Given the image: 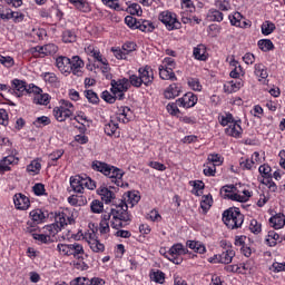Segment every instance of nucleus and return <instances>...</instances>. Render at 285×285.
<instances>
[{
	"instance_id": "f257e3e1",
	"label": "nucleus",
	"mask_w": 285,
	"mask_h": 285,
	"mask_svg": "<svg viewBox=\"0 0 285 285\" xmlns=\"http://www.w3.org/2000/svg\"><path fill=\"white\" fill-rule=\"evenodd\" d=\"M79 213L76 209H63L55 216V223L47 225L52 235L60 233L68 224H75Z\"/></svg>"
},
{
	"instance_id": "f03ea898",
	"label": "nucleus",
	"mask_w": 285,
	"mask_h": 285,
	"mask_svg": "<svg viewBox=\"0 0 285 285\" xmlns=\"http://www.w3.org/2000/svg\"><path fill=\"white\" fill-rule=\"evenodd\" d=\"M223 199H230L232 202H239L242 204L248 202L253 193L242 186L225 185L220 188Z\"/></svg>"
},
{
	"instance_id": "7ed1b4c3",
	"label": "nucleus",
	"mask_w": 285,
	"mask_h": 285,
	"mask_svg": "<svg viewBox=\"0 0 285 285\" xmlns=\"http://www.w3.org/2000/svg\"><path fill=\"white\" fill-rule=\"evenodd\" d=\"M69 184L73 193H78L79 195H83L86 188L88 190H95V188H97V183H95L92 178L81 175L71 176L69 178Z\"/></svg>"
},
{
	"instance_id": "20e7f679",
	"label": "nucleus",
	"mask_w": 285,
	"mask_h": 285,
	"mask_svg": "<svg viewBox=\"0 0 285 285\" xmlns=\"http://www.w3.org/2000/svg\"><path fill=\"white\" fill-rule=\"evenodd\" d=\"M223 222L230 228V230H235V228H242L244 224V215L239 212L237 207H230L223 213Z\"/></svg>"
},
{
	"instance_id": "39448f33",
	"label": "nucleus",
	"mask_w": 285,
	"mask_h": 285,
	"mask_svg": "<svg viewBox=\"0 0 285 285\" xmlns=\"http://www.w3.org/2000/svg\"><path fill=\"white\" fill-rule=\"evenodd\" d=\"M75 239H77L78 242L80 239H85V242H87V244L89 245V248L94 253H104V250H106V246L101 244V242H99L95 230H89L85 234L81 232H78V234L75 236Z\"/></svg>"
},
{
	"instance_id": "423d86ee",
	"label": "nucleus",
	"mask_w": 285,
	"mask_h": 285,
	"mask_svg": "<svg viewBox=\"0 0 285 285\" xmlns=\"http://www.w3.org/2000/svg\"><path fill=\"white\" fill-rule=\"evenodd\" d=\"M75 115V105L69 100L61 99L59 106L53 108V117L58 121H66Z\"/></svg>"
},
{
	"instance_id": "0eeeda50",
	"label": "nucleus",
	"mask_w": 285,
	"mask_h": 285,
	"mask_svg": "<svg viewBox=\"0 0 285 285\" xmlns=\"http://www.w3.org/2000/svg\"><path fill=\"white\" fill-rule=\"evenodd\" d=\"M57 250L62 257H79V255H83V245L79 243H59Z\"/></svg>"
},
{
	"instance_id": "6e6552de",
	"label": "nucleus",
	"mask_w": 285,
	"mask_h": 285,
	"mask_svg": "<svg viewBox=\"0 0 285 285\" xmlns=\"http://www.w3.org/2000/svg\"><path fill=\"white\" fill-rule=\"evenodd\" d=\"M188 253V249L184 247L181 244L177 243L174 244L169 250L164 253V257L168 259L169 262H173V264H181L184 262V258H181V255H186Z\"/></svg>"
},
{
	"instance_id": "1a4fd4ad",
	"label": "nucleus",
	"mask_w": 285,
	"mask_h": 285,
	"mask_svg": "<svg viewBox=\"0 0 285 285\" xmlns=\"http://www.w3.org/2000/svg\"><path fill=\"white\" fill-rule=\"evenodd\" d=\"M110 86V91L112 92V95H116L117 99L121 101L126 92H128V90L130 89V80H128V78L111 80Z\"/></svg>"
},
{
	"instance_id": "9d476101",
	"label": "nucleus",
	"mask_w": 285,
	"mask_h": 285,
	"mask_svg": "<svg viewBox=\"0 0 285 285\" xmlns=\"http://www.w3.org/2000/svg\"><path fill=\"white\" fill-rule=\"evenodd\" d=\"M158 19L164 23L167 30H179L181 28V22H179L177 16L170 11L160 12Z\"/></svg>"
},
{
	"instance_id": "9b49d317",
	"label": "nucleus",
	"mask_w": 285,
	"mask_h": 285,
	"mask_svg": "<svg viewBox=\"0 0 285 285\" xmlns=\"http://www.w3.org/2000/svg\"><path fill=\"white\" fill-rule=\"evenodd\" d=\"M7 155L8 156L3 157L0 160L2 173H8V170H10V166H17V164H19V157H17V155H19V151H17V149L8 148Z\"/></svg>"
},
{
	"instance_id": "f8f14e48",
	"label": "nucleus",
	"mask_w": 285,
	"mask_h": 285,
	"mask_svg": "<svg viewBox=\"0 0 285 285\" xmlns=\"http://www.w3.org/2000/svg\"><path fill=\"white\" fill-rule=\"evenodd\" d=\"M153 79H155L153 72H139L130 76L129 83L135 88H140L142 83L145 86H148V83H153Z\"/></svg>"
},
{
	"instance_id": "ddd939ff",
	"label": "nucleus",
	"mask_w": 285,
	"mask_h": 285,
	"mask_svg": "<svg viewBox=\"0 0 285 285\" xmlns=\"http://www.w3.org/2000/svg\"><path fill=\"white\" fill-rule=\"evenodd\" d=\"M106 177H109L116 186H119L120 188H128V183L124 184L121 179L124 178V171L115 166H110L107 169V173L105 174Z\"/></svg>"
},
{
	"instance_id": "4468645a",
	"label": "nucleus",
	"mask_w": 285,
	"mask_h": 285,
	"mask_svg": "<svg viewBox=\"0 0 285 285\" xmlns=\"http://www.w3.org/2000/svg\"><path fill=\"white\" fill-rule=\"evenodd\" d=\"M197 101H198V98L195 94L187 92L181 98H178L176 100V104L180 108H195V106H197Z\"/></svg>"
},
{
	"instance_id": "2eb2a0df",
	"label": "nucleus",
	"mask_w": 285,
	"mask_h": 285,
	"mask_svg": "<svg viewBox=\"0 0 285 285\" xmlns=\"http://www.w3.org/2000/svg\"><path fill=\"white\" fill-rule=\"evenodd\" d=\"M243 132L242 119L239 118L234 124L228 125L227 128H225V135H227V137H234V139H240Z\"/></svg>"
},
{
	"instance_id": "dca6fc26",
	"label": "nucleus",
	"mask_w": 285,
	"mask_h": 285,
	"mask_svg": "<svg viewBox=\"0 0 285 285\" xmlns=\"http://www.w3.org/2000/svg\"><path fill=\"white\" fill-rule=\"evenodd\" d=\"M110 217H117L124 219V222H130V216L128 215V204L121 202L115 208H111Z\"/></svg>"
},
{
	"instance_id": "f3484780",
	"label": "nucleus",
	"mask_w": 285,
	"mask_h": 285,
	"mask_svg": "<svg viewBox=\"0 0 285 285\" xmlns=\"http://www.w3.org/2000/svg\"><path fill=\"white\" fill-rule=\"evenodd\" d=\"M13 204L17 210H28L30 208V198L23 194H16L13 196Z\"/></svg>"
},
{
	"instance_id": "a211bd4d",
	"label": "nucleus",
	"mask_w": 285,
	"mask_h": 285,
	"mask_svg": "<svg viewBox=\"0 0 285 285\" xmlns=\"http://www.w3.org/2000/svg\"><path fill=\"white\" fill-rule=\"evenodd\" d=\"M59 50V47H57V45L55 43H49V45H45V46H38L36 48L32 49V52L35 55L38 53V55H42V57H46L48 55H57Z\"/></svg>"
},
{
	"instance_id": "6ab92c4d",
	"label": "nucleus",
	"mask_w": 285,
	"mask_h": 285,
	"mask_svg": "<svg viewBox=\"0 0 285 285\" xmlns=\"http://www.w3.org/2000/svg\"><path fill=\"white\" fill-rule=\"evenodd\" d=\"M55 235H57V234H52V232H50V229L48 228V225H46L42 228L41 234H33V239H36L37 242H40V244H50V242H52V237H55Z\"/></svg>"
},
{
	"instance_id": "aec40b11",
	"label": "nucleus",
	"mask_w": 285,
	"mask_h": 285,
	"mask_svg": "<svg viewBox=\"0 0 285 285\" xmlns=\"http://www.w3.org/2000/svg\"><path fill=\"white\" fill-rule=\"evenodd\" d=\"M179 95H181V86L177 83H171L164 90L165 99H177Z\"/></svg>"
},
{
	"instance_id": "412c9836",
	"label": "nucleus",
	"mask_w": 285,
	"mask_h": 285,
	"mask_svg": "<svg viewBox=\"0 0 285 285\" xmlns=\"http://www.w3.org/2000/svg\"><path fill=\"white\" fill-rule=\"evenodd\" d=\"M26 81L21 79H13L11 80V88L17 97H23L26 95V89H27Z\"/></svg>"
},
{
	"instance_id": "4be33fe9",
	"label": "nucleus",
	"mask_w": 285,
	"mask_h": 285,
	"mask_svg": "<svg viewBox=\"0 0 285 285\" xmlns=\"http://www.w3.org/2000/svg\"><path fill=\"white\" fill-rule=\"evenodd\" d=\"M238 119V117L233 116V114L228 111H223L218 115V124H220L223 128H227Z\"/></svg>"
},
{
	"instance_id": "5701e85b",
	"label": "nucleus",
	"mask_w": 285,
	"mask_h": 285,
	"mask_svg": "<svg viewBox=\"0 0 285 285\" xmlns=\"http://www.w3.org/2000/svg\"><path fill=\"white\" fill-rule=\"evenodd\" d=\"M97 194L99 195V197H101L105 204H110L112 199H115V191L110 190V188L106 186H100L97 189Z\"/></svg>"
},
{
	"instance_id": "b1692460",
	"label": "nucleus",
	"mask_w": 285,
	"mask_h": 285,
	"mask_svg": "<svg viewBox=\"0 0 285 285\" xmlns=\"http://www.w3.org/2000/svg\"><path fill=\"white\" fill-rule=\"evenodd\" d=\"M108 222H110V214H104L101 216V220H100L98 230H99L100 235H104L105 237H108V235L110 233V224Z\"/></svg>"
},
{
	"instance_id": "393cba45",
	"label": "nucleus",
	"mask_w": 285,
	"mask_h": 285,
	"mask_svg": "<svg viewBox=\"0 0 285 285\" xmlns=\"http://www.w3.org/2000/svg\"><path fill=\"white\" fill-rule=\"evenodd\" d=\"M269 224L275 230H282L285 226V216L284 214H276L269 218Z\"/></svg>"
},
{
	"instance_id": "a878e982",
	"label": "nucleus",
	"mask_w": 285,
	"mask_h": 285,
	"mask_svg": "<svg viewBox=\"0 0 285 285\" xmlns=\"http://www.w3.org/2000/svg\"><path fill=\"white\" fill-rule=\"evenodd\" d=\"M242 86H244L242 80H230L224 85V90L227 95H233V92L240 90Z\"/></svg>"
},
{
	"instance_id": "bb28decb",
	"label": "nucleus",
	"mask_w": 285,
	"mask_h": 285,
	"mask_svg": "<svg viewBox=\"0 0 285 285\" xmlns=\"http://www.w3.org/2000/svg\"><path fill=\"white\" fill-rule=\"evenodd\" d=\"M132 117V111L128 107H120L117 114L118 121H121L122 124H128L130 121V118Z\"/></svg>"
},
{
	"instance_id": "cd10ccee",
	"label": "nucleus",
	"mask_w": 285,
	"mask_h": 285,
	"mask_svg": "<svg viewBox=\"0 0 285 285\" xmlns=\"http://www.w3.org/2000/svg\"><path fill=\"white\" fill-rule=\"evenodd\" d=\"M56 66L60 72H68V70H70V58L66 56H59L56 58Z\"/></svg>"
},
{
	"instance_id": "c85d7f7f",
	"label": "nucleus",
	"mask_w": 285,
	"mask_h": 285,
	"mask_svg": "<svg viewBox=\"0 0 285 285\" xmlns=\"http://www.w3.org/2000/svg\"><path fill=\"white\" fill-rule=\"evenodd\" d=\"M27 173L32 177H35V175H39V173H41V159L37 158L31 160L30 164L27 165Z\"/></svg>"
},
{
	"instance_id": "c756f323",
	"label": "nucleus",
	"mask_w": 285,
	"mask_h": 285,
	"mask_svg": "<svg viewBox=\"0 0 285 285\" xmlns=\"http://www.w3.org/2000/svg\"><path fill=\"white\" fill-rule=\"evenodd\" d=\"M68 203L70 204V206H86L88 204V198H86V196L83 195H71L68 197Z\"/></svg>"
},
{
	"instance_id": "7c9ffc66",
	"label": "nucleus",
	"mask_w": 285,
	"mask_h": 285,
	"mask_svg": "<svg viewBox=\"0 0 285 285\" xmlns=\"http://www.w3.org/2000/svg\"><path fill=\"white\" fill-rule=\"evenodd\" d=\"M85 66H86V63L79 56H73L70 59L69 68H70V70H73V72L75 71L79 72L81 70V68H83Z\"/></svg>"
},
{
	"instance_id": "2f4dec72",
	"label": "nucleus",
	"mask_w": 285,
	"mask_h": 285,
	"mask_svg": "<svg viewBox=\"0 0 285 285\" xmlns=\"http://www.w3.org/2000/svg\"><path fill=\"white\" fill-rule=\"evenodd\" d=\"M187 247L190 248V250H194V253H199V255L206 253V246L202 242L188 240Z\"/></svg>"
},
{
	"instance_id": "473e14b6",
	"label": "nucleus",
	"mask_w": 285,
	"mask_h": 285,
	"mask_svg": "<svg viewBox=\"0 0 285 285\" xmlns=\"http://www.w3.org/2000/svg\"><path fill=\"white\" fill-rule=\"evenodd\" d=\"M258 173L261 175L258 181H262V179H273V169L266 164L259 166Z\"/></svg>"
},
{
	"instance_id": "72a5a7b5",
	"label": "nucleus",
	"mask_w": 285,
	"mask_h": 285,
	"mask_svg": "<svg viewBox=\"0 0 285 285\" xmlns=\"http://www.w3.org/2000/svg\"><path fill=\"white\" fill-rule=\"evenodd\" d=\"M189 184H190V186H193V189H191L193 195H196V197L204 195V188L206 187L204 181L193 180Z\"/></svg>"
},
{
	"instance_id": "f704fd0d",
	"label": "nucleus",
	"mask_w": 285,
	"mask_h": 285,
	"mask_svg": "<svg viewBox=\"0 0 285 285\" xmlns=\"http://www.w3.org/2000/svg\"><path fill=\"white\" fill-rule=\"evenodd\" d=\"M194 57L198 61H206V59H208V56L206 55V46L198 45L197 47H195L194 48Z\"/></svg>"
},
{
	"instance_id": "c9c22d12",
	"label": "nucleus",
	"mask_w": 285,
	"mask_h": 285,
	"mask_svg": "<svg viewBox=\"0 0 285 285\" xmlns=\"http://www.w3.org/2000/svg\"><path fill=\"white\" fill-rule=\"evenodd\" d=\"M46 216H47V214L43 213V210H41V209H33L30 212V217H31L32 222H36L37 224H41V223L46 222Z\"/></svg>"
},
{
	"instance_id": "e433bc0d",
	"label": "nucleus",
	"mask_w": 285,
	"mask_h": 285,
	"mask_svg": "<svg viewBox=\"0 0 285 285\" xmlns=\"http://www.w3.org/2000/svg\"><path fill=\"white\" fill-rule=\"evenodd\" d=\"M33 104H37L38 106H48L50 104V95L39 92L35 96Z\"/></svg>"
},
{
	"instance_id": "4c0bfd02",
	"label": "nucleus",
	"mask_w": 285,
	"mask_h": 285,
	"mask_svg": "<svg viewBox=\"0 0 285 285\" xmlns=\"http://www.w3.org/2000/svg\"><path fill=\"white\" fill-rule=\"evenodd\" d=\"M233 257H235V250L227 249L219 255L218 262L220 264H230V262H233Z\"/></svg>"
},
{
	"instance_id": "58836bf2",
	"label": "nucleus",
	"mask_w": 285,
	"mask_h": 285,
	"mask_svg": "<svg viewBox=\"0 0 285 285\" xmlns=\"http://www.w3.org/2000/svg\"><path fill=\"white\" fill-rule=\"evenodd\" d=\"M109 167H110V165H108L106 163H101L99 160H95L91 164L92 170H97V173H101L102 175H106L108 173Z\"/></svg>"
},
{
	"instance_id": "ea45409f",
	"label": "nucleus",
	"mask_w": 285,
	"mask_h": 285,
	"mask_svg": "<svg viewBox=\"0 0 285 285\" xmlns=\"http://www.w3.org/2000/svg\"><path fill=\"white\" fill-rule=\"evenodd\" d=\"M213 206V196L212 195H205L202 197L200 200V208L204 213H208L210 210V207Z\"/></svg>"
},
{
	"instance_id": "a19ab883",
	"label": "nucleus",
	"mask_w": 285,
	"mask_h": 285,
	"mask_svg": "<svg viewBox=\"0 0 285 285\" xmlns=\"http://www.w3.org/2000/svg\"><path fill=\"white\" fill-rule=\"evenodd\" d=\"M117 130H119V124H117L115 120H110L107 125H105V132L109 137L117 135Z\"/></svg>"
},
{
	"instance_id": "79ce46f5",
	"label": "nucleus",
	"mask_w": 285,
	"mask_h": 285,
	"mask_svg": "<svg viewBox=\"0 0 285 285\" xmlns=\"http://www.w3.org/2000/svg\"><path fill=\"white\" fill-rule=\"evenodd\" d=\"M139 199H141V196L137 191H128L125 200L130 206H135L136 204H139Z\"/></svg>"
},
{
	"instance_id": "37998d69",
	"label": "nucleus",
	"mask_w": 285,
	"mask_h": 285,
	"mask_svg": "<svg viewBox=\"0 0 285 285\" xmlns=\"http://www.w3.org/2000/svg\"><path fill=\"white\" fill-rule=\"evenodd\" d=\"M187 85L190 90L202 92L203 86L198 78H187Z\"/></svg>"
},
{
	"instance_id": "c03bdc74",
	"label": "nucleus",
	"mask_w": 285,
	"mask_h": 285,
	"mask_svg": "<svg viewBox=\"0 0 285 285\" xmlns=\"http://www.w3.org/2000/svg\"><path fill=\"white\" fill-rule=\"evenodd\" d=\"M46 83H50L51 86H59V78L57 77V73L55 72H46L42 76Z\"/></svg>"
},
{
	"instance_id": "a18cd8bd",
	"label": "nucleus",
	"mask_w": 285,
	"mask_h": 285,
	"mask_svg": "<svg viewBox=\"0 0 285 285\" xmlns=\"http://www.w3.org/2000/svg\"><path fill=\"white\" fill-rule=\"evenodd\" d=\"M90 210L96 215H101L104 213V203L99 199H95L90 203Z\"/></svg>"
},
{
	"instance_id": "49530a36",
	"label": "nucleus",
	"mask_w": 285,
	"mask_h": 285,
	"mask_svg": "<svg viewBox=\"0 0 285 285\" xmlns=\"http://www.w3.org/2000/svg\"><path fill=\"white\" fill-rule=\"evenodd\" d=\"M150 279L156 284H164V282H166V274L161 271L153 272L150 273Z\"/></svg>"
},
{
	"instance_id": "de8ad7c7",
	"label": "nucleus",
	"mask_w": 285,
	"mask_h": 285,
	"mask_svg": "<svg viewBox=\"0 0 285 285\" xmlns=\"http://www.w3.org/2000/svg\"><path fill=\"white\" fill-rule=\"evenodd\" d=\"M207 164H213V166H222L224 164V158L219 154H209L207 157Z\"/></svg>"
},
{
	"instance_id": "09e8293b",
	"label": "nucleus",
	"mask_w": 285,
	"mask_h": 285,
	"mask_svg": "<svg viewBox=\"0 0 285 285\" xmlns=\"http://www.w3.org/2000/svg\"><path fill=\"white\" fill-rule=\"evenodd\" d=\"M137 30H141V32H153V30H155V26H153V22L148 20H142L138 22Z\"/></svg>"
},
{
	"instance_id": "8fccbe9b",
	"label": "nucleus",
	"mask_w": 285,
	"mask_h": 285,
	"mask_svg": "<svg viewBox=\"0 0 285 285\" xmlns=\"http://www.w3.org/2000/svg\"><path fill=\"white\" fill-rule=\"evenodd\" d=\"M203 173L205 177H215V174L217 173V167L212 163H206L204 165Z\"/></svg>"
},
{
	"instance_id": "3c124183",
	"label": "nucleus",
	"mask_w": 285,
	"mask_h": 285,
	"mask_svg": "<svg viewBox=\"0 0 285 285\" xmlns=\"http://www.w3.org/2000/svg\"><path fill=\"white\" fill-rule=\"evenodd\" d=\"M207 17L210 19V21H224V13L217 9H210Z\"/></svg>"
},
{
	"instance_id": "603ef678",
	"label": "nucleus",
	"mask_w": 285,
	"mask_h": 285,
	"mask_svg": "<svg viewBox=\"0 0 285 285\" xmlns=\"http://www.w3.org/2000/svg\"><path fill=\"white\" fill-rule=\"evenodd\" d=\"M258 48L263 50V52H268L269 50H273L275 46L273 45V41L269 39H264L258 41Z\"/></svg>"
},
{
	"instance_id": "864d4df0",
	"label": "nucleus",
	"mask_w": 285,
	"mask_h": 285,
	"mask_svg": "<svg viewBox=\"0 0 285 285\" xmlns=\"http://www.w3.org/2000/svg\"><path fill=\"white\" fill-rule=\"evenodd\" d=\"M279 234L272 230L266 237V243L268 244V246H277V242H279Z\"/></svg>"
},
{
	"instance_id": "5fc2aeb1",
	"label": "nucleus",
	"mask_w": 285,
	"mask_h": 285,
	"mask_svg": "<svg viewBox=\"0 0 285 285\" xmlns=\"http://www.w3.org/2000/svg\"><path fill=\"white\" fill-rule=\"evenodd\" d=\"M128 220H124V218H117L115 216H111V228H115V230H119V228H124L126 226Z\"/></svg>"
},
{
	"instance_id": "6e6d98bb",
	"label": "nucleus",
	"mask_w": 285,
	"mask_h": 285,
	"mask_svg": "<svg viewBox=\"0 0 285 285\" xmlns=\"http://www.w3.org/2000/svg\"><path fill=\"white\" fill-rule=\"evenodd\" d=\"M261 184L266 186V188H268L269 193L277 191V184H275V181H273V178L261 179Z\"/></svg>"
},
{
	"instance_id": "4d7b16f0",
	"label": "nucleus",
	"mask_w": 285,
	"mask_h": 285,
	"mask_svg": "<svg viewBox=\"0 0 285 285\" xmlns=\"http://www.w3.org/2000/svg\"><path fill=\"white\" fill-rule=\"evenodd\" d=\"M62 41L65 43H75V41H77V35H75V32L72 31H65L62 33Z\"/></svg>"
},
{
	"instance_id": "13d9d810",
	"label": "nucleus",
	"mask_w": 285,
	"mask_h": 285,
	"mask_svg": "<svg viewBox=\"0 0 285 285\" xmlns=\"http://www.w3.org/2000/svg\"><path fill=\"white\" fill-rule=\"evenodd\" d=\"M39 92H43V90L36 86L35 83L27 85L26 95H33V98L36 95H39Z\"/></svg>"
},
{
	"instance_id": "bf43d9fd",
	"label": "nucleus",
	"mask_w": 285,
	"mask_h": 285,
	"mask_svg": "<svg viewBox=\"0 0 285 285\" xmlns=\"http://www.w3.org/2000/svg\"><path fill=\"white\" fill-rule=\"evenodd\" d=\"M164 63L165 66L159 67V72H161V70H165V72H170L175 70V61H173L170 58L165 59Z\"/></svg>"
},
{
	"instance_id": "052dcab7",
	"label": "nucleus",
	"mask_w": 285,
	"mask_h": 285,
	"mask_svg": "<svg viewBox=\"0 0 285 285\" xmlns=\"http://www.w3.org/2000/svg\"><path fill=\"white\" fill-rule=\"evenodd\" d=\"M101 98L104 99V101H106L107 104H115V101H117V96L114 95V94H110V91L108 90H105L102 94H101Z\"/></svg>"
},
{
	"instance_id": "680f3d73",
	"label": "nucleus",
	"mask_w": 285,
	"mask_h": 285,
	"mask_svg": "<svg viewBox=\"0 0 285 285\" xmlns=\"http://www.w3.org/2000/svg\"><path fill=\"white\" fill-rule=\"evenodd\" d=\"M249 230L250 233H254V235H259V233H262V224L255 219H252L249 223Z\"/></svg>"
},
{
	"instance_id": "e2e57ef3",
	"label": "nucleus",
	"mask_w": 285,
	"mask_h": 285,
	"mask_svg": "<svg viewBox=\"0 0 285 285\" xmlns=\"http://www.w3.org/2000/svg\"><path fill=\"white\" fill-rule=\"evenodd\" d=\"M274 30H275V24L271 21H265L262 24V32L266 36L273 33Z\"/></svg>"
},
{
	"instance_id": "0e129e2a",
	"label": "nucleus",
	"mask_w": 285,
	"mask_h": 285,
	"mask_svg": "<svg viewBox=\"0 0 285 285\" xmlns=\"http://www.w3.org/2000/svg\"><path fill=\"white\" fill-rule=\"evenodd\" d=\"M125 23L129 27L132 28L134 30H137L138 26H139V21L137 20V18L132 17V16H127L125 18Z\"/></svg>"
},
{
	"instance_id": "69168bd1",
	"label": "nucleus",
	"mask_w": 285,
	"mask_h": 285,
	"mask_svg": "<svg viewBox=\"0 0 285 285\" xmlns=\"http://www.w3.org/2000/svg\"><path fill=\"white\" fill-rule=\"evenodd\" d=\"M167 112H169L173 117H177L179 115V107H177V104L175 102H169L166 106Z\"/></svg>"
},
{
	"instance_id": "338daca9",
	"label": "nucleus",
	"mask_w": 285,
	"mask_h": 285,
	"mask_svg": "<svg viewBox=\"0 0 285 285\" xmlns=\"http://www.w3.org/2000/svg\"><path fill=\"white\" fill-rule=\"evenodd\" d=\"M215 6L216 8H218V10H222L223 12H227V10H230V3L226 0H216Z\"/></svg>"
},
{
	"instance_id": "774afa93",
	"label": "nucleus",
	"mask_w": 285,
	"mask_h": 285,
	"mask_svg": "<svg viewBox=\"0 0 285 285\" xmlns=\"http://www.w3.org/2000/svg\"><path fill=\"white\" fill-rule=\"evenodd\" d=\"M70 285H90V278L88 277H76L70 281Z\"/></svg>"
}]
</instances>
